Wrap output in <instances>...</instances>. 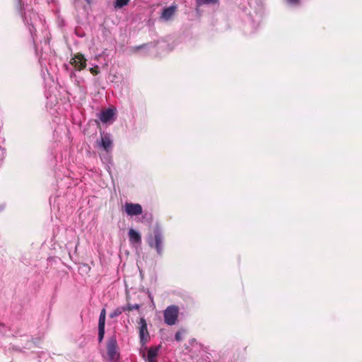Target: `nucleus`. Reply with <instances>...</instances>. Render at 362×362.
<instances>
[{"label": "nucleus", "mask_w": 362, "mask_h": 362, "mask_svg": "<svg viewBox=\"0 0 362 362\" xmlns=\"http://www.w3.org/2000/svg\"><path fill=\"white\" fill-rule=\"evenodd\" d=\"M163 235L159 227H156L153 230V235H148L147 243L151 247L156 249L158 255H161L163 252Z\"/></svg>", "instance_id": "nucleus-1"}, {"label": "nucleus", "mask_w": 362, "mask_h": 362, "mask_svg": "<svg viewBox=\"0 0 362 362\" xmlns=\"http://www.w3.org/2000/svg\"><path fill=\"white\" fill-rule=\"evenodd\" d=\"M179 308L177 305L168 306L163 311L164 322L166 325L172 326L177 322Z\"/></svg>", "instance_id": "nucleus-2"}, {"label": "nucleus", "mask_w": 362, "mask_h": 362, "mask_svg": "<svg viewBox=\"0 0 362 362\" xmlns=\"http://www.w3.org/2000/svg\"><path fill=\"white\" fill-rule=\"evenodd\" d=\"M139 325L140 342L142 346H144L150 339V334L148 331L146 320L144 317L140 318Z\"/></svg>", "instance_id": "nucleus-3"}, {"label": "nucleus", "mask_w": 362, "mask_h": 362, "mask_svg": "<svg viewBox=\"0 0 362 362\" xmlns=\"http://www.w3.org/2000/svg\"><path fill=\"white\" fill-rule=\"evenodd\" d=\"M124 210L130 216H139L143 213L142 206L139 204L125 203Z\"/></svg>", "instance_id": "nucleus-4"}, {"label": "nucleus", "mask_w": 362, "mask_h": 362, "mask_svg": "<svg viewBox=\"0 0 362 362\" xmlns=\"http://www.w3.org/2000/svg\"><path fill=\"white\" fill-rule=\"evenodd\" d=\"M107 350V355L111 360H115L117 358L118 354L117 352V341L115 339H111L108 341Z\"/></svg>", "instance_id": "nucleus-5"}, {"label": "nucleus", "mask_w": 362, "mask_h": 362, "mask_svg": "<svg viewBox=\"0 0 362 362\" xmlns=\"http://www.w3.org/2000/svg\"><path fill=\"white\" fill-rule=\"evenodd\" d=\"M176 10V5H171L169 7L165 8L162 11L160 18L164 21L170 20L175 15Z\"/></svg>", "instance_id": "nucleus-6"}, {"label": "nucleus", "mask_w": 362, "mask_h": 362, "mask_svg": "<svg viewBox=\"0 0 362 362\" xmlns=\"http://www.w3.org/2000/svg\"><path fill=\"white\" fill-rule=\"evenodd\" d=\"M71 63L78 70L83 69L86 65V59H84L83 56L81 54L75 55L74 57L71 59Z\"/></svg>", "instance_id": "nucleus-7"}, {"label": "nucleus", "mask_w": 362, "mask_h": 362, "mask_svg": "<svg viewBox=\"0 0 362 362\" xmlns=\"http://www.w3.org/2000/svg\"><path fill=\"white\" fill-rule=\"evenodd\" d=\"M129 238L131 244H138L140 245L141 243V237L139 232L135 230L134 229H129Z\"/></svg>", "instance_id": "nucleus-8"}, {"label": "nucleus", "mask_w": 362, "mask_h": 362, "mask_svg": "<svg viewBox=\"0 0 362 362\" xmlns=\"http://www.w3.org/2000/svg\"><path fill=\"white\" fill-rule=\"evenodd\" d=\"M115 115V111L112 109H107L100 112L99 118L103 123L110 122Z\"/></svg>", "instance_id": "nucleus-9"}, {"label": "nucleus", "mask_w": 362, "mask_h": 362, "mask_svg": "<svg viewBox=\"0 0 362 362\" xmlns=\"http://www.w3.org/2000/svg\"><path fill=\"white\" fill-rule=\"evenodd\" d=\"M160 346L151 347L147 354V360L148 362H157L156 358L158 355Z\"/></svg>", "instance_id": "nucleus-10"}, {"label": "nucleus", "mask_w": 362, "mask_h": 362, "mask_svg": "<svg viewBox=\"0 0 362 362\" xmlns=\"http://www.w3.org/2000/svg\"><path fill=\"white\" fill-rule=\"evenodd\" d=\"M112 140L109 135L105 134L102 136L100 146L105 150L106 151H109L112 148Z\"/></svg>", "instance_id": "nucleus-11"}, {"label": "nucleus", "mask_w": 362, "mask_h": 362, "mask_svg": "<svg viewBox=\"0 0 362 362\" xmlns=\"http://www.w3.org/2000/svg\"><path fill=\"white\" fill-rule=\"evenodd\" d=\"M218 354L215 352L209 353L205 349V362H217Z\"/></svg>", "instance_id": "nucleus-12"}, {"label": "nucleus", "mask_w": 362, "mask_h": 362, "mask_svg": "<svg viewBox=\"0 0 362 362\" xmlns=\"http://www.w3.org/2000/svg\"><path fill=\"white\" fill-rule=\"evenodd\" d=\"M125 310H126V308L124 307L117 308L110 314V317H111V318L116 317L120 315Z\"/></svg>", "instance_id": "nucleus-13"}, {"label": "nucleus", "mask_w": 362, "mask_h": 362, "mask_svg": "<svg viewBox=\"0 0 362 362\" xmlns=\"http://www.w3.org/2000/svg\"><path fill=\"white\" fill-rule=\"evenodd\" d=\"M129 0H116L115 2V8H120L129 3Z\"/></svg>", "instance_id": "nucleus-14"}, {"label": "nucleus", "mask_w": 362, "mask_h": 362, "mask_svg": "<svg viewBox=\"0 0 362 362\" xmlns=\"http://www.w3.org/2000/svg\"><path fill=\"white\" fill-rule=\"evenodd\" d=\"M126 310H139L140 308V305L139 304H128L127 307H124Z\"/></svg>", "instance_id": "nucleus-15"}, {"label": "nucleus", "mask_w": 362, "mask_h": 362, "mask_svg": "<svg viewBox=\"0 0 362 362\" xmlns=\"http://www.w3.org/2000/svg\"><path fill=\"white\" fill-rule=\"evenodd\" d=\"M184 332L182 331V330H180V331H177L176 333H175V339L177 341H182V334H183Z\"/></svg>", "instance_id": "nucleus-16"}, {"label": "nucleus", "mask_w": 362, "mask_h": 362, "mask_svg": "<svg viewBox=\"0 0 362 362\" xmlns=\"http://www.w3.org/2000/svg\"><path fill=\"white\" fill-rule=\"evenodd\" d=\"M105 317H99L98 328H105Z\"/></svg>", "instance_id": "nucleus-17"}, {"label": "nucleus", "mask_w": 362, "mask_h": 362, "mask_svg": "<svg viewBox=\"0 0 362 362\" xmlns=\"http://www.w3.org/2000/svg\"><path fill=\"white\" fill-rule=\"evenodd\" d=\"M105 335V328H98V339L101 341Z\"/></svg>", "instance_id": "nucleus-18"}, {"label": "nucleus", "mask_w": 362, "mask_h": 362, "mask_svg": "<svg viewBox=\"0 0 362 362\" xmlns=\"http://www.w3.org/2000/svg\"><path fill=\"white\" fill-rule=\"evenodd\" d=\"M286 1L288 5L292 6H298L300 4V0H286Z\"/></svg>", "instance_id": "nucleus-19"}, {"label": "nucleus", "mask_w": 362, "mask_h": 362, "mask_svg": "<svg viewBox=\"0 0 362 362\" xmlns=\"http://www.w3.org/2000/svg\"><path fill=\"white\" fill-rule=\"evenodd\" d=\"M197 2V11L199 12L201 7L204 4V0H196Z\"/></svg>", "instance_id": "nucleus-20"}, {"label": "nucleus", "mask_w": 362, "mask_h": 362, "mask_svg": "<svg viewBox=\"0 0 362 362\" xmlns=\"http://www.w3.org/2000/svg\"><path fill=\"white\" fill-rule=\"evenodd\" d=\"M218 4H219V0H205V5L206 4L218 5Z\"/></svg>", "instance_id": "nucleus-21"}, {"label": "nucleus", "mask_w": 362, "mask_h": 362, "mask_svg": "<svg viewBox=\"0 0 362 362\" xmlns=\"http://www.w3.org/2000/svg\"><path fill=\"white\" fill-rule=\"evenodd\" d=\"M90 71L94 75L98 74L99 73L98 66H95V67L90 68Z\"/></svg>", "instance_id": "nucleus-22"}, {"label": "nucleus", "mask_w": 362, "mask_h": 362, "mask_svg": "<svg viewBox=\"0 0 362 362\" xmlns=\"http://www.w3.org/2000/svg\"><path fill=\"white\" fill-rule=\"evenodd\" d=\"M105 316H106V311H105V309L103 308L100 312V317H105Z\"/></svg>", "instance_id": "nucleus-23"}, {"label": "nucleus", "mask_w": 362, "mask_h": 362, "mask_svg": "<svg viewBox=\"0 0 362 362\" xmlns=\"http://www.w3.org/2000/svg\"><path fill=\"white\" fill-rule=\"evenodd\" d=\"M25 21L27 22L28 24H29V22H28V21L27 19V16H25Z\"/></svg>", "instance_id": "nucleus-24"}, {"label": "nucleus", "mask_w": 362, "mask_h": 362, "mask_svg": "<svg viewBox=\"0 0 362 362\" xmlns=\"http://www.w3.org/2000/svg\"><path fill=\"white\" fill-rule=\"evenodd\" d=\"M88 4H90V0H85Z\"/></svg>", "instance_id": "nucleus-25"}]
</instances>
